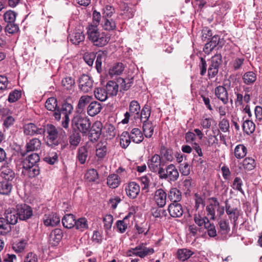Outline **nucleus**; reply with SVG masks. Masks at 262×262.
I'll return each mask as SVG.
<instances>
[{"mask_svg":"<svg viewBox=\"0 0 262 262\" xmlns=\"http://www.w3.org/2000/svg\"><path fill=\"white\" fill-rule=\"evenodd\" d=\"M86 29L88 38L95 46L103 47L110 40V36L104 32L99 31L96 26H88Z\"/></svg>","mask_w":262,"mask_h":262,"instance_id":"1","label":"nucleus"},{"mask_svg":"<svg viewBox=\"0 0 262 262\" xmlns=\"http://www.w3.org/2000/svg\"><path fill=\"white\" fill-rule=\"evenodd\" d=\"M73 110L72 105L67 102L62 103L61 107H58L57 110L53 114V116L56 120H60L62 116V126L67 128L69 126L70 119L69 115L72 114Z\"/></svg>","mask_w":262,"mask_h":262,"instance_id":"2","label":"nucleus"},{"mask_svg":"<svg viewBox=\"0 0 262 262\" xmlns=\"http://www.w3.org/2000/svg\"><path fill=\"white\" fill-rule=\"evenodd\" d=\"M91 122L86 116L78 114L74 117L72 120V125L74 128H77L82 134H86L90 129Z\"/></svg>","mask_w":262,"mask_h":262,"instance_id":"3","label":"nucleus"},{"mask_svg":"<svg viewBox=\"0 0 262 262\" xmlns=\"http://www.w3.org/2000/svg\"><path fill=\"white\" fill-rule=\"evenodd\" d=\"M158 176L160 179L167 180L169 182H174L179 179V172L176 166L170 164L165 168L160 169Z\"/></svg>","mask_w":262,"mask_h":262,"instance_id":"4","label":"nucleus"},{"mask_svg":"<svg viewBox=\"0 0 262 262\" xmlns=\"http://www.w3.org/2000/svg\"><path fill=\"white\" fill-rule=\"evenodd\" d=\"M222 62V56L221 54H216L208 60V77L209 79L214 78L217 75Z\"/></svg>","mask_w":262,"mask_h":262,"instance_id":"5","label":"nucleus"},{"mask_svg":"<svg viewBox=\"0 0 262 262\" xmlns=\"http://www.w3.org/2000/svg\"><path fill=\"white\" fill-rule=\"evenodd\" d=\"M45 128L47 132V144L51 147H55L59 144L58 133L61 128L56 127L52 124H48Z\"/></svg>","mask_w":262,"mask_h":262,"instance_id":"6","label":"nucleus"},{"mask_svg":"<svg viewBox=\"0 0 262 262\" xmlns=\"http://www.w3.org/2000/svg\"><path fill=\"white\" fill-rule=\"evenodd\" d=\"M115 91V82L110 80L106 84V91L101 88H98L94 91L96 98L101 101H105L107 98L112 97Z\"/></svg>","mask_w":262,"mask_h":262,"instance_id":"7","label":"nucleus"},{"mask_svg":"<svg viewBox=\"0 0 262 262\" xmlns=\"http://www.w3.org/2000/svg\"><path fill=\"white\" fill-rule=\"evenodd\" d=\"M154 253V250L152 248L145 247L143 243L137 246L135 248H131L127 252L128 256H137L141 258H144L148 255Z\"/></svg>","mask_w":262,"mask_h":262,"instance_id":"8","label":"nucleus"},{"mask_svg":"<svg viewBox=\"0 0 262 262\" xmlns=\"http://www.w3.org/2000/svg\"><path fill=\"white\" fill-rule=\"evenodd\" d=\"M140 110V105L139 102L136 100H132L129 105V112H126L124 114V119H123L118 124H126L128 122L129 118L131 116H134L135 119L139 118V112Z\"/></svg>","mask_w":262,"mask_h":262,"instance_id":"9","label":"nucleus"},{"mask_svg":"<svg viewBox=\"0 0 262 262\" xmlns=\"http://www.w3.org/2000/svg\"><path fill=\"white\" fill-rule=\"evenodd\" d=\"M23 132L25 136H34L43 135L45 133V128L40 125H37L33 123H28L24 125Z\"/></svg>","mask_w":262,"mask_h":262,"instance_id":"10","label":"nucleus"},{"mask_svg":"<svg viewBox=\"0 0 262 262\" xmlns=\"http://www.w3.org/2000/svg\"><path fill=\"white\" fill-rule=\"evenodd\" d=\"M16 210L20 220L27 221L33 215L32 208L25 204H18L16 206Z\"/></svg>","mask_w":262,"mask_h":262,"instance_id":"11","label":"nucleus"},{"mask_svg":"<svg viewBox=\"0 0 262 262\" xmlns=\"http://www.w3.org/2000/svg\"><path fill=\"white\" fill-rule=\"evenodd\" d=\"M79 88L83 93H89L92 91L93 81L88 75L83 74L79 79Z\"/></svg>","mask_w":262,"mask_h":262,"instance_id":"12","label":"nucleus"},{"mask_svg":"<svg viewBox=\"0 0 262 262\" xmlns=\"http://www.w3.org/2000/svg\"><path fill=\"white\" fill-rule=\"evenodd\" d=\"M102 124L100 121H96L89 129V139L92 142H95L99 138L102 129Z\"/></svg>","mask_w":262,"mask_h":262,"instance_id":"13","label":"nucleus"},{"mask_svg":"<svg viewBox=\"0 0 262 262\" xmlns=\"http://www.w3.org/2000/svg\"><path fill=\"white\" fill-rule=\"evenodd\" d=\"M133 83V78L126 79L122 77L116 78V95L118 91L123 92L128 90Z\"/></svg>","mask_w":262,"mask_h":262,"instance_id":"14","label":"nucleus"},{"mask_svg":"<svg viewBox=\"0 0 262 262\" xmlns=\"http://www.w3.org/2000/svg\"><path fill=\"white\" fill-rule=\"evenodd\" d=\"M161 158L158 154H155L152 156L150 159L148 160L147 162L148 167L150 170L152 172H158V174H159V172L160 169L161 168H163L161 167Z\"/></svg>","mask_w":262,"mask_h":262,"instance_id":"15","label":"nucleus"},{"mask_svg":"<svg viewBox=\"0 0 262 262\" xmlns=\"http://www.w3.org/2000/svg\"><path fill=\"white\" fill-rule=\"evenodd\" d=\"M119 15H121L124 19L132 18L134 15V11L132 8L128 6V5L123 2H121L119 5Z\"/></svg>","mask_w":262,"mask_h":262,"instance_id":"16","label":"nucleus"},{"mask_svg":"<svg viewBox=\"0 0 262 262\" xmlns=\"http://www.w3.org/2000/svg\"><path fill=\"white\" fill-rule=\"evenodd\" d=\"M63 237V232L59 228L53 230L50 234L49 242L53 246H57L61 241Z\"/></svg>","mask_w":262,"mask_h":262,"instance_id":"17","label":"nucleus"},{"mask_svg":"<svg viewBox=\"0 0 262 262\" xmlns=\"http://www.w3.org/2000/svg\"><path fill=\"white\" fill-rule=\"evenodd\" d=\"M5 220L11 225H14L16 224L19 219L17 211H15L14 208H9L7 209L4 213Z\"/></svg>","mask_w":262,"mask_h":262,"instance_id":"18","label":"nucleus"},{"mask_svg":"<svg viewBox=\"0 0 262 262\" xmlns=\"http://www.w3.org/2000/svg\"><path fill=\"white\" fill-rule=\"evenodd\" d=\"M168 210L172 217H180L184 212L182 205L178 203H171L169 205Z\"/></svg>","mask_w":262,"mask_h":262,"instance_id":"19","label":"nucleus"},{"mask_svg":"<svg viewBox=\"0 0 262 262\" xmlns=\"http://www.w3.org/2000/svg\"><path fill=\"white\" fill-rule=\"evenodd\" d=\"M214 94L224 104H227L228 103V93L224 86L219 85L216 86L214 90Z\"/></svg>","mask_w":262,"mask_h":262,"instance_id":"20","label":"nucleus"},{"mask_svg":"<svg viewBox=\"0 0 262 262\" xmlns=\"http://www.w3.org/2000/svg\"><path fill=\"white\" fill-rule=\"evenodd\" d=\"M167 196V193L162 188L158 189L155 191L154 199L157 205L160 208L165 205Z\"/></svg>","mask_w":262,"mask_h":262,"instance_id":"21","label":"nucleus"},{"mask_svg":"<svg viewBox=\"0 0 262 262\" xmlns=\"http://www.w3.org/2000/svg\"><path fill=\"white\" fill-rule=\"evenodd\" d=\"M209 201H212L208 204L206 208L207 214L210 216V219L214 220L215 219V210L216 207L220 206V203L216 198L212 197L209 198Z\"/></svg>","mask_w":262,"mask_h":262,"instance_id":"22","label":"nucleus"},{"mask_svg":"<svg viewBox=\"0 0 262 262\" xmlns=\"http://www.w3.org/2000/svg\"><path fill=\"white\" fill-rule=\"evenodd\" d=\"M125 190L127 195L130 199H135L139 194L140 189L139 185L137 183L131 182L128 184Z\"/></svg>","mask_w":262,"mask_h":262,"instance_id":"23","label":"nucleus"},{"mask_svg":"<svg viewBox=\"0 0 262 262\" xmlns=\"http://www.w3.org/2000/svg\"><path fill=\"white\" fill-rule=\"evenodd\" d=\"M234 91L235 94L236 96V98L235 99V104L242 105H243L244 101L246 103H248L250 101L251 98L250 94L245 93L244 96L243 92L241 93L240 89L237 87L234 89Z\"/></svg>","mask_w":262,"mask_h":262,"instance_id":"24","label":"nucleus"},{"mask_svg":"<svg viewBox=\"0 0 262 262\" xmlns=\"http://www.w3.org/2000/svg\"><path fill=\"white\" fill-rule=\"evenodd\" d=\"M40 158L36 153H33L27 156L23 162V168H30V166L36 165Z\"/></svg>","mask_w":262,"mask_h":262,"instance_id":"25","label":"nucleus"},{"mask_svg":"<svg viewBox=\"0 0 262 262\" xmlns=\"http://www.w3.org/2000/svg\"><path fill=\"white\" fill-rule=\"evenodd\" d=\"M102 110L100 103L94 101H92L87 108V113L89 115L94 117L99 114Z\"/></svg>","mask_w":262,"mask_h":262,"instance_id":"26","label":"nucleus"},{"mask_svg":"<svg viewBox=\"0 0 262 262\" xmlns=\"http://www.w3.org/2000/svg\"><path fill=\"white\" fill-rule=\"evenodd\" d=\"M43 222L46 226H55L60 222V219L53 213L45 214L43 218Z\"/></svg>","mask_w":262,"mask_h":262,"instance_id":"27","label":"nucleus"},{"mask_svg":"<svg viewBox=\"0 0 262 262\" xmlns=\"http://www.w3.org/2000/svg\"><path fill=\"white\" fill-rule=\"evenodd\" d=\"M41 145V141L36 138L30 139L26 145L27 151H37L40 149Z\"/></svg>","mask_w":262,"mask_h":262,"instance_id":"28","label":"nucleus"},{"mask_svg":"<svg viewBox=\"0 0 262 262\" xmlns=\"http://www.w3.org/2000/svg\"><path fill=\"white\" fill-rule=\"evenodd\" d=\"M167 197L172 203H178L182 199V193L178 188L172 187L169 190Z\"/></svg>","mask_w":262,"mask_h":262,"instance_id":"29","label":"nucleus"},{"mask_svg":"<svg viewBox=\"0 0 262 262\" xmlns=\"http://www.w3.org/2000/svg\"><path fill=\"white\" fill-rule=\"evenodd\" d=\"M129 136L131 140L137 144L142 142L144 139L143 133L138 128H133L129 134Z\"/></svg>","mask_w":262,"mask_h":262,"instance_id":"30","label":"nucleus"},{"mask_svg":"<svg viewBox=\"0 0 262 262\" xmlns=\"http://www.w3.org/2000/svg\"><path fill=\"white\" fill-rule=\"evenodd\" d=\"M68 38L73 44L78 45L84 40L85 36L83 32L79 30L75 31L70 34Z\"/></svg>","mask_w":262,"mask_h":262,"instance_id":"31","label":"nucleus"},{"mask_svg":"<svg viewBox=\"0 0 262 262\" xmlns=\"http://www.w3.org/2000/svg\"><path fill=\"white\" fill-rule=\"evenodd\" d=\"M142 123V130L145 137L147 138H151L154 130V126L152 123L149 121H143Z\"/></svg>","mask_w":262,"mask_h":262,"instance_id":"32","label":"nucleus"},{"mask_svg":"<svg viewBox=\"0 0 262 262\" xmlns=\"http://www.w3.org/2000/svg\"><path fill=\"white\" fill-rule=\"evenodd\" d=\"M12 189L11 181L3 180L0 181V194L9 195Z\"/></svg>","mask_w":262,"mask_h":262,"instance_id":"33","label":"nucleus"},{"mask_svg":"<svg viewBox=\"0 0 262 262\" xmlns=\"http://www.w3.org/2000/svg\"><path fill=\"white\" fill-rule=\"evenodd\" d=\"M247 154V147L242 144L237 145L234 150V155L237 159L244 158Z\"/></svg>","mask_w":262,"mask_h":262,"instance_id":"34","label":"nucleus"},{"mask_svg":"<svg viewBox=\"0 0 262 262\" xmlns=\"http://www.w3.org/2000/svg\"><path fill=\"white\" fill-rule=\"evenodd\" d=\"M12 230L11 225L3 217H0V235H6Z\"/></svg>","mask_w":262,"mask_h":262,"instance_id":"35","label":"nucleus"},{"mask_svg":"<svg viewBox=\"0 0 262 262\" xmlns=\"http://www.w3.org/2000/svg\"><path fill=\"white\" fill-rule=\"evenodd\" d=\"M75 216L72 214L65 215L62 219L63 226L68 229H71L75 227Z\"/></svg>","mask_w":262,"mask_h":262,"instance_id":"36","label":"nucleus"},{"mask_svg":"<svg viewBox=\"0 0 262 262\" xmlns=\"http://www.w3.org/2000/svg\"><path fill=\"white\" fill-rule=\"evenodd\" d=\"M243 168L245 170L251 171L254 169L256 165V163L252 157H246L242 162Z\"/></svg>","mask_w":262,"mask_h":262,"instance_id":"37","label":"nucleus"},{"mask_svg":"<svg viewBox=\"0 0 262 262\" xmlns=\"http://www.w3.org/2000/svg\"><path fill=\"white\" fill-rule=\"evenodd\" d=\"M93 98L92 96L88 95L82 96L79 100L78 104L77 105V111L78 112H82L85 106L90 103L92 101Z\"/></svg>","mask_w":262,"mask_h":262,"instance_id":"38","label":"nucleus"},{"mask_svg":"<svg viewBox=\"0 0 262 262\" xmlns=\"http://www.w3.org/2000/svg\"><path fill=\"white\" fill-rule=\"evenodd\" d=\"M256 77V74L254 72L249 71L244 74L242 76V79L245 84L250 85L255 82Z\"/></svg>","mask_w":262,"mask_h":262,"instance_id":"39","label":"nucleus"},{"mask_svg":"<svg viewBox=\"0 0 262 262\" xmlns=\"http://www.w3.org/2000/svg\"><path fill=\"white\" fill-rule=\"evenodd\" d=\"M107 152L106 143L99 142L96 146V155L98 158H103Z\"/></svg>","mask_w":262,"mask_h":262,"instance_id":"40","label":"nucleus"},{"mask_svg":"<svg viewBox=\"0 0 262 262\" xmlns=\"http://www.w3.org/2000/svg\"><path fill=\"white\" fill-rule=\"evenodd\" d=\"M151 114V107L146 104L142 108L140 113H139V119L140 121L143 122V121H149V118Z\"/></svg>","mask_w":262,"mask_h":262,"instance_id":"41","label":"nucleus"},{"mask_svg":"<svg viewBox=\"0 0 262 262\" xmlns=\"http://www.w3.org/2000/svg\"><path fill=\"white\" fill-rule=\"evenodd\" d=\"M193 252L187 249H179L177 251V258L181 261H184L188 259Z\"/></svg>","mask_w":262,"mask_h":262,"instance_id":"42","label":"nucleus"},{"mask_svg":"<svg viewBox=\"0 0 262 262\" xmlns=\"http://www.w3.org/2000/svg\"><path fill=\"white\" fill-rule=\"evenodd\" d=\"M242 127L244 133L247 135H250L254 132L255 125L253 121L246 120L244 121Z\"/></svg>","mask_w":262,"mask_h":262,"instance_id":"43","label":"nucleus"},{"mask_svg":"<svg viewBox=\"0 0 262 262\" xmlns=\"http://www.w3.org/2000/svg\"><path fill=\"white\" fill-rule=\"evenodd\" d=\"M81 141L80 134L77 132L73 133L69 137V142L71 148H75Z\"/></svg>","mask_w":262,"mask_h":262,"instance_id":"44","label":"nucleus"},{"mask_svg":"<svg viewBox=\"0 0 262 262\" xmlns=\"http://www.w3.org/2000/svg\"><path fill=\"white\" fill-rule=\"evenodd\" d=\"M1 176L3 180L12 181L14 178V172L8 167H4L2 169Z\"/></svg>","mask_w":262,"mask_h":262,"instance_id":"45","label":"nucleus"},{"mask_svg":"<svg viewBox=\"0 0 262 262\" xmlns=\"http://www.w3.org/2000/svg\"><path fill=\"white\" fill-rule=\"evenodd\" d=\"M75 227L76 229L81 231H83L88 229L89 224L88 220L85 217H81L78 219L75 222Z\"/></svg>","mask_w":262,"mask_h":262,"instance_id":"46","label":"nucleus"},{"mask_svg":"<svg viewBox=\"0 0 262 262\" xmlns=\"http://www.w3.org/2000/svg\"><path fill=\"white\" fill-rule=\"evenodd\" d=\"M220 227L219 233L222 235H227L230 231L229 222L225 220H221L219 222Z\"/></svg>","mask_w":262,"mask_h":262,"instance_id":"47","label":"nucleus"},{"mask_svg":"<svg viewBox=\"0 0 262 262\" xmlns=\"http://www.w3.org/2000/svg\"><path fill=\"white\" fill-rule=\"evenodd\" d=\"M45 107L48 110L52 111L53 113L58 108L57 99L54 97L49 98L46 102Z\"/></svg>","mask_w":262,"mask_h":262,"instance_id":"48","label":"nucleus"},{"mask_svg":"<svg viewBox=\"0 0 262 262\" xmlns=\"http://www.w3.org/2000/svg\"><path fill=\"white\" fill-rule=\"evenodd\" d=\"M209 42L214 48L217 47V49H219L222 48L224 46L225 40L224 38H220L219 35H215L212 37L211 40Z\"/></svg>","mask_w":262,"mask_h":262,"instance_id":"49","label":"nucleus"},{"mask_svg":"<svg viewBox=\"0 0 262 262\" xmlns=\"http://www.w3.org/2000/svg\"><path fill=\"white\" fill-rule=\"evenodd\" d=\"M88 158V150L85 146L80 147L78 149L77 159L80 164H84Z\"/></svg>","mask_w":262,"mask_h":262,"instance_id":"50","label":"nucleus"},{"mask_svg":"<svg viewBox=\"0 0 262 262\" xmlns=\"http://www.w3.org/2000/svg\"><path fill=\"white\" fill-rule=\"evenodd\" d=\"M131 139L127 132H124L120 137V145L123 148H126L130 143Z\"/></svg>","mask_w":262,"mask_h":262,"instance_id":"51","label":"nucleus"},{"mask_svg":"<svg viewBox=\"0 0 262 262\" xmlns=\"http://www.w3.org/2000/svg\"><path fill=\"white\" fill-rule=\"evenodd\" d=\"M229 209V208H228ZM241 210L237 208H235L233 211H230L229 210L227 211V214L229 216V219L232 221L234 226L237 225V221L240 214Z\"/></svg>","mask_w":262,"mask_h":262,"instance_id":"52","label":"nucleus"},{"mask_svg":"<svg viewBox=\"0 0 262 262\" xmlns=\"http://www.w3.org/2000/svg\"><path fill=\"white\" fill-rule=\"evenodd\" d=\"M21 96V91L15 89L10 93L7 100L10 103H13L17 101Z\"/></svg>","mask_w":262,"mask_h":262,"instance_id":"53","label":"nucleus"},{"mask_svg":"<svg viewBox=\"0 0 262 262\" xmlns=\"http://www.w3.org/2000/svg\"><path fill=\"white\" fill-rule=\"evenodd\" d=\"M205 228L210 237H214L217 235L215 226L213 224L210 223L209 221L207 222V224H205Z\"/></svg>","mask_w":262,"mask_h":262,"instance_id":"54","label":"nucleus"},{"mask_svg":"<svg viewBox=\"0 0 262 262\" xmlns=\"http://www.w3.org/2000/svg\"><path fill=\"white\" fill-rule=\"evenodd\" d=\"M85 179L89 182H94L98 178V174L96 170L90 169L85 174Z\"/></svg>","mask_w":262,"mask_h":262,"instance_id":"55","label":"nucleus"},{"mask_svg":"<svg viewBox=\"0 0 262 262\" xmlns=\"http://www.w3.org/2000/svg\"><path fill=\"white\" fill-rule=\"evenodd\" d=\"M62 85L67 90H71L75 84V80L71 77H66L61 81Z\"/></svg>","mask_w":262,"mask_h":262,"instance_id":"56","label":"nucleus"},{"mask_svg":"<svg viewBox=\"0 0 262 262\" xmlns=\"http://www.w3.org/2000/svg\"><path fill=\"white\" fill-rule=\"evenodd\" d=\"M105 129L107 139H113L115 137V126L111 123H107L105 126Z\"/></svg>","mask_w":262,"mask_h":262,"instance_id":"57","label":"nucleus"},{"mask_svg":"<svg viewBox=\"0 0 262 262\" xmlns=\"http://www.w3.org/2000/svg\"><path fill=\"white\" fill-rule=\"evenodd\" d=\"M43 160L47 163L53 165L58 161V155L56 152H50L44 158Z\"/></svg>","mask_w":262,"mask_h":262,"instance_id":"58","label":"nucleus"},{"mask_svg":"<svg viewBox=\"0 0 262 262\" xmlns=\"http://www.w3.org/2000/svg\"><path fill=\"white\" fill-rule=\"evenodd\" d=\"M152 215L156 218L162 219L167 216L166 210L161 208H154L152 210Z\"/></svg>","mask_w":262,"mask_h":262,"instance_id":"59","label":"nucleus"},{"mask_svg":"<svg viewBox=\"0 0 262 262\" xmlns=\"http://www.w3.org/2000/svg\"><path fill=\"white\" fill-rule=\"evenodd\" d=\"M194 221L198 226L201 227L203 225L205 226V224H207V222L209 221L206 216L202 217L201 215L198 213L194 215Z\"/></svg>","mask_w":262,"mask_h":262,"instance_id":"60","label":"nucleus"},{"mask_svg":"<svg viewBox=\"0 0 262 262\" xmlns=\"http://www.w3.org/2000/svg\"><path fill=\"white\" fill-rule=\"evenodd\" d=\"M16 13L11 10L7 11L4 15V20L6 22L13 23L16 19Z\"/></svg>","mask_w":262,"mask_h":262,"instance_id":"61","label":"nucleus"},{"mask_svg":"<svg viewBox=\"0 0 262 262\" xmlns=\"http://www.w3.org/2000/svg\"><path fill=\"white\" fill-rule=\"evenodd\" d=\"M219 126L220 130L224 133L229 132L230 124L228 120L226 118H224L221 120L219 123Z\"/></svg>","mask_w":262,"mask_h":262,"instance_id":"62","label":"nucleus"},{"mask_svg":"<svg viewBox=\"0 0 262 262\" xmlns=\"http://www.w3.org/2000/svg\"><path fill=\"white\" fill-rule=\"evenodd\" d=\"M103 28L107 31H113L115 28V20L113 18H105Z\"/></svg>","mask_w":262,"mask_h":262,"instance_id":"63","label":"nucleus"},{"mask_svg":"<svg viewBox=\"0 0 262 262\" xmlns=\"http://www.w3.org/2000/svg\"><path fill=\"white\" fill-rule=\"evenodd\" d=\"M256 121L258 124H262V107L256 106L254 109Z\"/></svg>","mask_w":262,"mask_h":262,"instance_id":"64","label":"nucleus"}]
</instances>
